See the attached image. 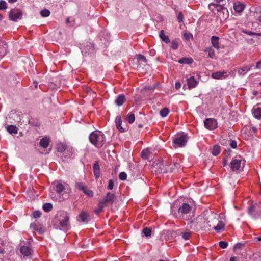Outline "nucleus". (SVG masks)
Returning <instances> with one entry per match:
<instances>
[{"mask_svg": "<svg viewBox=\"0 0 261 261\" xmlns=\"http://www.w3.org/2000/svg\"><path fill=\"white\" fill-rule=\"evenodd\" d=\"M7 44L0 40V58L3 57L7 53Z\"/></svg>", "mask_w": 261, "mask_h": 261, "instance_id": "nucleus-14", "label": "nucleus"}, {"mask_svg": "<svg viewBox=\"0 0 261 261\" xmlns=\"http://www.w3.org/2000/svg\"><path fill=\"white\" fill-rule=\"evenodd\" d=\"M125 100V96L124 95H119L116 99L115 100V103L118 106H120L123 105Z\"/></svg>", "mask_w": 261, "mask_h": 261, "instance_id": "nucleus-24", "label": "nucleus"}, {"mask_svg": "<svg viewBox=\"0 0 261 261\" xmlns=\"http://www.w3.org/2000/svg\"><path fill=\"white\" fill-rule=\"evenodd\" d=\"M181 87V84L179 82H176L175 83V88L176 89H178Z\"/></svg>", "mask_w": 261, "mask_h": 261, "instance_id": "nucleus-58", "label": "nucleus"}, {"mask_svg": "<svg viewBox=\"0 0 261 261\" xmlns=\"http://www.w3.org/2000/svg\"><path fill=\"white\" fill-rule=\"evenodd\" d=\"M230 145L232 148H236L237 146V143L235 141L231 140Z\"/></svg>", "mask_w": 261, "mask_h": 261, "instance_id": "nucleus-53", "label": "nucleus"}, {"mask_svg": "<svg viewBox=\"0 0 261 261\" xmlns=\"http://www.w3.org/2000/svg\"><path fill=\"white\" fill-rule=\"evenodd\" d=\"M217 7H218V5L215 3H212L208 5V8L214 13L219 11L217 10Z\"/></svg>", "mask_w": 261, "mask_h": 261, "instance_id": "nucleus-31", "label": "nucleus"}, {"mask_svg": "<svg viewBox=\"0 0 261 261\" xmlns=\"http://www.w3.org/2000/svg\"><path fill=\"white\" fill-rule=\"evenodd\" d=\"M53 208L52 205L49 203H46L43 205V209L45 212H49Z\"/></svg>", "mask_w": 261, "mask_h": 261, "instance_id": "nucleus-37", "label": "nucleus"}, {"mask_svg": "<svg viewBox=\"0 0 261 261\" xmlns=\"http://www.w3.org/2000/svg\"><path fill=\"white\" fill-rule=\"evenodd\" d=\"M50 14V11L48 9H43L40 11V14L42 17H47Z\"/></svg>", "mask_w": 261, "mask_h": 261, "instance_id": "nucleus-39", "label": "nucleus"}, {"mask_svg": "<svg viewBox=\"0 0 261 261\" xmlns=\"http://www.w3.org/2000/svg\"><path fill=\"white\" fill-rule=\"evenodd\" d=\"M219 38L217 36H213L211 37V43L212 46L217 49H219L220 47L219 45Z\"/></svg>", "mask_w": 261, "mask_h": 261, "instance_id": "nucleus-18", "label": "nucleus"}, {"mask_svg": "<svg viewBox=\"0 0 261 261\" xmlns=\"http://www.w3.org/2000/svg\"><path fill=\"white\" fill-rule=\"evenodd\" d=\"M188 141L186 134L184 133L177 134L174 136L173 140V146L174 148L184 147Z\"/></svg>", "mask_w": 261, "mask_h": 261, "instance_id": "nucleus-5", "label": "nucleus"}, {"mask_svg": "<svg viewBox=\"0 0 261 261\" xmlns=\"http://www.w3.org/2000/svg\"><path fill=\"white\" fill-rule=\"evenodd\" d=\"M190 235V232H185V233H184L182 234V238L184 240H188Z\"/></svg>", "mask_w": 261, "mask_h": 261, "instance_id": "nucleus-52", "label": "nucleus"}, {"mask_svg": "<svg viewBox=\"0 0 261 261\" xmlns=\"http://www.w3.org/2000/svg\"><path fill=\"white\" fill-rule=\"evenodd\" d=\"M169 113V110L168 109L166 108H163L160 112V114L162 117H165L167 116Z\"/></svg>", "mask_w": 261, "mask_h": 261, "instance_id": "nucleus-36", "label": "nucleus"}, {"mask_svg": "<svg viewBox=\"0 0 261 261\" xmlns=\"http://www.w3.org/2000/svg\"><path fill=\"white\" fill-rule=\"evenodd\" d=\"M7 130L11 134L17 133V128L15 126L10 125L7 127Z\"/></svg>", "mask_w": 261, "mask_h": 261, "instance_id": "nucleus-27", "label": "nucleus"}, {"mask_svg": "<svg viewBox=\"0 0 261 261\" xmlns=\"http://www.w3.org/2000/svg\"><path fill=\"white\" fill-rule=\"evenodd\" d=\"M184 37L186 40H189L193 38V35L190 33H185L184 34Z\"/></svg>", "mask_w": 261, "mask_h": 261, "instance_id": "nucleus-50", "label": "nucleus"}, {"mask_svg": "<svg viewBox=\"0 0 261 261\" xmlns=\"http://www.w3.org/2000/svg\"><path fill=\"white\" fill-rule=\"evenodd\" d=\"M56 190L60 196L59 201L67 199L71 191L70 187L67 184H62L61 182H59L57 184L56 186Z\"/></svg>", "mask_w": 261, "mask_h": 261, "instance_id": "nucleus-2", "label": "nucleus"}, {"mask_svg": "<svg viewBox=\"0 0 261 261\" xmlns=\"http://www.w3.org/2000/svg\"><path fill=\"white\" fill-rule=\"evenodd\" d=\"M113 187H114V183H113V180H110L109 181V184H108V188L110 190H112V189H113Z\"/></svg>", "mask_w": 261, "mask_h": 261, "instance_id": "nucleus-55", "label": "nucleus"}, {"mask_svg": "<svg viewBox=\"0 0 261 261\" xmlns=\"http://www.w3.org/2000/svg\"><path fill=\"white\" fill-rule=\"evenodd\" d=\"M8 1H9V2L11 3H15V2L17 1V0H8Z\"/></svg>", "mask_w": 261, "mask_h": 261, "instance_id": "nucleus-63", "label": "nucleus"}, {"mask_svg": "<svg viewBox=\"0 0 261 261\" xmlns=\"http://www.w3.org/2000/svg\"><path fill=\"white\" fill-rule=\"evenodd\" d=\"M98 208L95 210V212L96 214H99V213L101 212L105 206L103 205V204L102 202H99L98 204Z\"/></svg>", "mask_w": 261, "mask_h": 261, "instance_id": "nucleus-38", "label": "nucleus"}, {"mask_svg": "<svg viewBox=\"0 0 261 261\" xmlns=\"http://www.w3.org/2000/svg\"><path fill=\"white\" fill-rule=\"evenodd\" d=\"M119 177L121 180H125L127 178V174L125 172H122L120 173Z\"/></svg>", "mask_w": 261, "mask_h": 261, "instance_id": "nucleus-44", "label": "nucleus"}, {"mask_svg": "<svg viewBox=\"0 0 261 261\" xmlns=\"http://www.w3.org/2000/svg\"><path fill=\"white\" fill-rule=\"evenodd\" d=\"M66 149V146L64 143H59L57 145V149L60 152H63Z\"/></svg>", "mask_w": 261, "mask_h": 261, "instance_id": "nucleus-32", "label": "nucleus"}, {"mask_svg": "<svg viewBox=\"0 0 261 261\" xmlns=\"http://www.w3.org/2000/svg\"><path fill=\"white\" fill-rule=\"evenodd\" d=\"M219 245L221 248L224 249L227 248L228 246V243L225 241H220L219 243Z\"/></svg>", "mask_w": 261, "mask_h": 261, "instance_id": "nucleus-45", "label": "nucleus"}, {"mask_svg": "<svg viewBox=\"0 0 261 261\" xmlns=\"http://www.w3.org/2000/svg\"><path fill=\"white\" fill-rule=\"evenodd\" d=\"M20 252L24 256H29L32 254V250L28 245H25L21 247Z\"/></svg>", "mask_w": 261, "mask_h": 261, "instance_id": "nucleus-13", "label": "nucleus"}, {"mask_svg": "<svg viewBox=\"0 0 261 261\" xmlns=\"http://www.w3.org/2000/svg\"><path fill=\"white\" fill-rule=\"evenodd\" d=\"M4 248L0 247V253H3L4 252Z\"/></svg>", "mask_w": 261, "mask_h": 261, "instance_id": "nucleus-61", "label": "nucleus"}, {"mask_svg": "<svg viewBox=\"0 0 261 261\" xmlns=\"http://www.w3.org/2000/svg\"><path fill=\"white\" fill-rule=\"evenodd\" d=\"M204 51L208 53V56L211 58H214L215 56V53L214 50L212 47H207L205 50Z\"/></svg>", "mask_w": 261, "mask_h": 261, "instance_id": "nucleus-30", "label": "nucleus"}, {"mask_svg": "<svg viewBox=\"0 0 261 261\" xmlns=\"http://www.w3.org/2000/svg\"><path fill=\"white\" fill-rule=\"evenodd\" d=\"M178 214L184 219H189L194 215L195 210L188 203H182L177 210Z\"/></svg>", "mask_w": 261, "mask_h": 261, "instance_id": "nucleus-3", "label": "nucleus"}, {"mask_svg": "<svg viewBox=\"0 0 261 261\" xmlns=\"http://www.w3.org/2000/svg\"><path fill=\"white\" fill-rule=\"evenodd\" d=\"M178 20L180 22L182 21L184 19V16L181 12H179L177 14Z\"/></svg>", "mask_w": 261, "mask_h": 261, "instance_id": "nucleus-54", "label": "nucleus"}, {"mask_svg": "<svg viewBox=\"0 0 261 261\" xmlns=\"http://www.w3.org/2000/svg\"><path fill=\"white\" fill-rule=\"evenodd\" d=\"M115 124L117 128L121 133L125 131L124 129L121 126L122 119L120 116H117L115 119Z\"/></svg>", "mask_w": 261, "mask_h": 261, "instance_id": "nucleus-17", "label": "nucleus"}, {"mask_svg": "<svg viewBox=\"0 0 261 261\" xmlns=\"http://www.w3.org/2000/svg\"><path fill=\"white\" fill-rule=\"evenodd\" d=\"M205 126L210 130H213L217 127V122L216 120L213 118H207L204 122Z\"/></svg>", "mask_w": 261, "mask_h": 261, "instance_id": "nucleus-10", "label": "nucleus"}, {"mask_svg": "<svg viewBox=\"0 0 261 261\" xmlns=\"http://www.w3.org/2000/svg\"><path fill=\"white\" fill-rule=\"evenodd\" d=\"M197 84L198 81H197L194 77H191L187 79V84L190 89L195 87Z\"/></svg>", "mask_w": 261, "mask_h": 261, "instance_id": "nucleus-19", "label": "nucleus"}, {"mask_svg": "<svg viewBox=\"0 0 261 261\" xmlns=\"http://www.w3.org/2000/svg\"><path fill=\"white\" fill-rule=\"evenodd\" d=\"M180 64H191L193 62V59L191 58H182L178 60Z\"/></svg>", "mask_w": 261, "mask_h": 261, "instance_id": "nucleus-25", "label": "nucleus"}, {"mask_svg": "<svg viewBox=\"0 0 261 261\" xmlns=\"http://www.w3.org/2000/svg\"><path fill=\"white\" fill-rule=\"evenodd\" d=\"M6 9V3L4 1H0V10H3Z\"/></svg>", "mask_w": 261, "mask_h": 261, "instance_id": "nucleus-48", "label": "nucleus"}, {"mask_svg": "<svg viewBox=\"0 0 261 261\" xmlns=\"http://www.w3.org/2000/svg\"><path fill=\"white\" fill-rule=\"evenodd\" d=\"M143 233L146 237H149L151 236V231L148 228H145L143 230Z\"/></svg>", "mask_w": 261, "mask_h": 261, "instance_id": "nucleus-43", "label": "nucleus"}, {"mask_svg": "<svg viewBox=\"0 0 261 261\" xmlns=\"http://www.w3.org/2000/svg\"><path fill=\"white\" fill-rule=\"evenodd\" d=\"M216 2V4L218 5L217 7V11H221L223 9V6L225 4V0H214Z\"/></svg>", "mask_w": 261, "mask_h": 261, "instance_id": "nucleus-28", "label": "nucleus"}, {"mask_svg": "<svg viewBox=\"0 0 261 261\" xmlns=\"http://www.w3.org/2000/svg\"><path fill=\"white\" fill-rule=\"evenodd\" d=\"M253 65H251V67L245 66L242 68H240L238 69V73L240 75H243L245 74L247 72H248L251 67H252Z\"/></svg>", "mask_w": 261, "mask_h": 261, "instance_id": "nucleus-22", "label": "nucleus"}, {"mask_svg": "<svg viewBox=\"0 0 261 261\" xmlns=\"http://www.w3.org/2000/svg\"><path fill=\"white\" fill-rule=\"evenodd\" d=\"M229 261H237V257L234 256L231 257Z\"/></svg>", "mask_w": 261, "mask_h": 261, "instance_id": "nucleus-60", "label": "nucleus"}, {"mask_svg": "<svg viewBox=\"0 0 261 261\" xmlns=\"http://www.w3.org/2000/svg\"><path fill=\"white\" fill-rule=\"evenodd\" d=\"M21 15L22 14L20 11L18 10L14 9L10 11L9 13V18L11 20L16 21L18 19H21Z\"/></svg>", "mask_w": 261, "mask_h": 261, "instance_id": "nucleus-11", "label": "nucleus"}, {"mask_svg": "<svg viewBox=\"0 0 261 261\" xmlns=\"http://www.w3.org/2000/svg\"><path fill=\"white\" fill-rule=\"evenodd\" d=\"M86 187H85V185L83 183H81V182H77L76 184V185H75V188L77 189L82 191H84V190L85 189V188Z\"/></svg>", "mask_w": 261, "mask_h": 261, "instance_id": "nucleus-42", "label": "nucleus"}, {"mask_svg": "<svg viewBox=\"0 0 261 261\" xmlns=\"http://www.w3.org/2000/svg\"><path fill=\"white\" fill-rule=\"evenodd\" d=\"M179 46V42L177 40H174L171 42V47L173 49L175 50L177 49Z\"/></svg>", "mask_w": 261, "mask_h": 261, "instance_id": "nucleus-40", "label": "nucleus"}, {"mask_svg": "<svg viewBox=\"0 0 261 261\" xmlns=\"http://www.w3.org/2000/svg\"><path fill=\"white\" fill-rule=\"evenodd\" d=\"M252 113L255 118L260 119L261 118V108L254 106L252 110Z\"/></svg>", "mask_w": 261, "mask_h": 261, "instance_id": "nucleus-16", "label": "nucleus"}, {"mask_svg": "<svg viewBox=\"0 0 261 261\" xmlns=\"http://www.w3.org/2000/svg\"><path fill=\"white\" fill-rule=\"evenodd\" d=\"M30 228L32 230L36 231L39 234H42L45 231V228L44 227L35 223L31 224Z\"/></svg>", "mask_w": 261, "mask_h": 261, "instance_id": "nucleus-12", "label": "nucleus"}, {"mask_svg": "<svg viewBox=\"0 0 261 261\" xmlns=\"http://www.w3.org/2000/svg\"><path fill=\"white\" fill-rule=\"evenodd\" d=\"M212 152V154L215 156L218 155L220 152V146L218 145H215L213 148Z\"/></svg>", "mask_w": 261, "mask_h": 261, "instance_id": "nucleus-34", "label": "nucleus"}, {"mask_svg": "<svg viewBox=\"0 0 261 261\" xmlns=\"http://www.w3.org/2000/svg\"><path fill=\"white\" fill-rule=\"evenodd\" d=\"M174 168H173L172 167L171 168V171H174L175 170V168H177L179 166V164L177 163L174 164Z\"/></svg>", "mask_w": 261, "mask_h": 261, "instance_id": "nucleus-57", "label": "nucleus"}, {"mask_svg": "<svg viewBox=\"0 0 261 261\" xmlns=\"http://www.w3.org/2000/svg\"><path fill=\"white\" fill-rule=\"evenodd\" d=\"M245 164V161L240 157L232 160L231 168L233 171L241 170Z\"/></svg>", "mask_w": 261, "mask_h": 261, "instance_id": "nucleus-7", "label": "nucleus"}, {"mask_svg": "<svg viewBox=\"0 0 261 261\" xmlns=\"http://www.w3.org/2000/svg\"><path fill=\"white\" fill-rule=\"evenodd\" d=\"M135 120V116L133 114H128L126 116V120L129 123H133Z\"/></svg>", "mask_w": 261, "mask_h": 261, "instance_id": "nucleus-35", "label": "nucleus"}, {"mask_svg": "<svg viewBox=\"0 0 261 261\" xmlns=\"http://www.w3.org/2000/svg\"><path fill=\"white\" fill-rule=\"evenodd\" d=\"M227 165V161L225 159H224L223 161V166H225Z\"/></svg>", "mask_w": 261, "mask_h": 261, "instance_id": "nucleus-62", "label": "nucleus"}, {"mask_svg": "<svg viewBox=\"0 0 261 261\" xmlns=\"http://www.w3.org/2000/svg\"><path fill=\"white\" fill-rule=\"evenodd\" d=\"M155 86H145L143 87V89L142 90H148V91H151L154 89Z\"/></svg>", "mask_w": 261, "mask_h": 261, "instance_id": "nucleus-49", "label": "nucleus"}, {"mask_svg": "<svg viewBox=\"0 0 261 261\" xmlns=\"http://www.w3.org/2000/svg\"><path fill=\"white\" fill-rule=\"evenodd\" d=\"M218 216L216 213L212 212H206L204 213L202 215L200 216L197 219L198 223L202 222L203 219V225L202 226L205 228L210 229L211 227H214L218 221Z\"/></svg>", "mask_w": 261, "mask_h": 261, "instance_id": "nucleus-1", "label": "nucleus"}, {"mask_svg": "<svg viewBox=\"0 0 261 261\" xmlns=\"http://www.w3.org/2000/svg\"><path fill=\"white\" fill-rule=\"evenodd\" d=\"M256 68L261 69V60L257 63L256 65Z\"/></svg>", "mask_w": 261, "mask_h": 261, "instance_id": "nucleus-59", "label": "nucleus"}, {"mask_svg": "<svg viewBox=\"0 0 261 261\" xmlns=\"http://www.w3.org/2000/svg\"><path fill=\"white\" fill-rule=\"evenodd\" d=\"M244 8L245 6L243 3L240 2H236L234 3L233 9L236 12L238 13L242 12L244 9Z\"/></svg>", "mask_w": 261, "mask_h": 261, "instance_id": "nucleus-15", "label": "nucleus"}, {"mask_svg": "<svg viewBox=\"0 0 261 261\" xmlns=\"http://www.w3.org/2000/svg\"><path fill=\"white\" fill-rule=\"evenodd\" d=\"M229 75L230 73L227 71H219L213 72L211 77L214 79H223L227 77Z\"/></svg>", "mask_w": 261, "mask_h": 261, "instance_id": "nucleus-9", "label": "nucleus"}, {"mask_svg": "<svg viewBox=\"0 0 261 261\" xmlns=\"http://www.w3.org/2000/svg\"><path fill=\"white\" fill-rule=\"evenodd\" d=\"M83 192L88 195L89 197H91L93 196V192L91 190L88 189L87 187L85 188Z\"/></svg>", "mask_w": 261, "mask_h": 261, "instance_id": "nucleus-41", "label": "nucleus"}, {"mask_svg": "<svg viewBox=\"0 0 261 261\" xmlns=\"http://www.w3.org/2000/svg\"><path fill=\"white\" fill-rule=\"evenodd\" d=\"M138 59L139 61H142L144 63L147 62V60H146V58L143 55H139L138 56Z\"/></svg>", "mask_w": 261, "mask_h": 261, "instance_id": "nucleus-51", "label": "nucleus"}, {"mask_svg": "<svg viewBox=\"0 0 261 261\" xmlns=\"http://www.w3.org/2000/svg\"><path fill=\"white\" fill-rule=\"evenodd\" d=\"M49 143V139L47 137L43 138L40 141V145L43 148H46Z\"/></svg>", "mask_w": 261, "mask_h": 261, "instance_id": "nucleus-23", "label": "nucleus"}, {"mask_svg": "<svg viewBox=\"0 0 261 261\" xmlns=\"http://www.w3.org/2000/svg\"><path fill=\"white\" fill-rule=\"evenodd\" d=\"M160 37L161 38L162 41L167 43L170 42V39L168 36L165 35L164 31L163 30L161 31L160 34Z\"/></svg>", "mask_w": 261, "mask_h": 261, "instance_id": "nucleus-26", "label": "nucleus"}, {"mask_svg": "<svg viewBox=\"0 0 261 261\" xmlns=\"http://www.w3.org/2000/svg\"><path fill=\"white\" fill-rule=\"evenodd\" d=\"M87 217H88L87 214L84 212H82L79 215V218H80L81 221L83 222H87Z\"/></svg>", "mask_w": 261, "mask_h": 261, "instance_id": "nucleus-33", "label": "nucleus"}, {"mask_svg": "<svg viewBox=\"0 0 261 261\" xmlns=\"http://www.w3.org/2000/svg\"><path fill=\"white\" fill-rule=\"evenodd\" d=\"M90 142L97 147H101L105 142L103 134L99 130L94 131L89 135Z\"/></svg>", "mask_w": 261, "mask_h": 261, "instance_id": "nucleus-4", "label": "nucleus"}, {"mask_svg": "<svg viewBox=\"0 0 261 261\" xmlns=\"http://www.w3.org/2000/svg\"><path fill=\"white\" fill-rule=\"evenodd\" d=\"M224 226L225 224L222 221L218 220L216 225H215L213 228L217 232H219L224 229Z\"/></svg>", "mask_w": 261, "mask_h": 261, "instance_id": "nucleus-20", "label": "nucleus"}, {"mask_svg": "<svg viewBox=\"0 0 261 261\" xmlns=\"http://www.w3.org/2000/svg\"><path fill=\"white\" fill-rule=\"evenodd\" d=\"M41 215V213L39 211H35L33 213V216L35 218H39Z\"/></svg>", "mask_w": 261, "mask_h": 261, "instance_id": "nucleus-47", "label": "nucleus"}, {"mask_svg": "<svg viewBox=\"0 0 261 261\" xmlns=\"http://www.w3.org/2000/svg\"><path fill=\"white\" fill-rule=\"evenodd\" d=\"M115 198V195L110 192H108L105 197L99 201L100 202H102L103 205L106 207L109 204H112Z\"/></svg>", "mask_w": 261, "mask_h": 261, "instance_id": "nucleus-8", "label": "nucleus"}, {"mask_svg": "<svg viewBox=\"0 0 261 261\" xmlns=\"http://www.w3.org/2000/svg\"><path fill=\"white\" fill-rule=\"evenodd\" d=\"M257 20H258L260 22H261V15H260V16L258 17Z\"/></svg>", "mask_w": 261, "mask_h": 261, "instance_id": "nucleus-64", "label": "nucleus"}, {"mask_svg": "<svg viewBox=\"0 0 261 261\" xmlns=\"http://www.w3.org/2000/svg\"><path fill=\"white\" fill-rule=\"evenodd\" d=\"M58 221L60 229L67 230L69 229V217L66 212H60Z\"/></svg>", "mask_w": 261, "mask_h": 261, "instance_id": "nucleus-6", "label": "nucleus"}, {"mask_svg": "<svg viewBox=\"0 0 261 261\" xmlns=\"http://www.w3.org/2000/svg\"><path fill=\"white\" fill-rule=\"evenodd\" d=\"M241 31H242L243 33H245V34H247V35H249V36H253V35H255L256 34V33H254V32H252V31H246V30H244V29H242V30H241Z\"/></svg>", "mask_w": 261, "mask_h": 261, "instance_id": "nucleus-46", "label": "nucleus"}, {"mask_svg": "<svg viewBox=\"0 0 261 261\" xmlns=\"http://www.w3.org/2000/svg\"><path fill=\"white\" fill-rule=\"evenodd\" d=\"M255 209V207L254 206H251L248 208L249 213L250 215H252L253 212Z\"/></svg>", "mask_w": 261, "mask_h": 261, "instance_id": "nucleus-56", "label": "nucleus"}, {"mask_svg": "<svg viewBox=\"0 0 261 261\" xmlns=\"http://www.w3.org/2000/svg\"><path fill=\"white\" fill-rule=\"evenodd\" d=\"M93 172L96 179L100 177V167L98 162L94 163L93 165Z\"/></svg>", "mask_w": 261, "mask_h": 261, "instance_id": "nucleus-21", "label": "nucleus"}, {"mask_svg": "<svg viewBox=\"0 0 261 261\" xmlns=\"http://www.w3.org/2000/svg\"><path fill=\"white\" fill-rule=\"evenodd\" d=\"M150 155V150L148 148L144 149L141 152L142 158L144 159H147Z\"/></svg>", "mask_w": 261, "mask_h": 261, "instance_id": "nucleus-29", "label": "nucleus"}]
</instances>
